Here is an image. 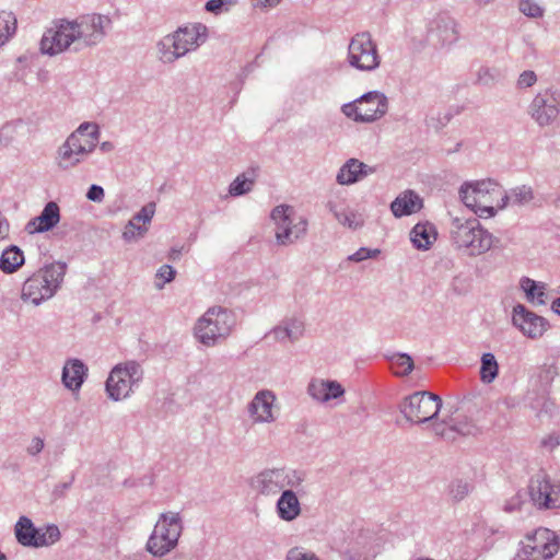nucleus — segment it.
I'll use <instances>...</instances> for the list:
<instances>
[{"label": "nucleus", "instance_id": "1", "mask_svg": "<svg viewBox=\"0 0 560 560\" xmlns=\"http://www.w3.org/2000/svg\"><path fill=\"white\" fill-rule=\"evenodd\" d=\"M67 269L68 266L63 261L44 265L23 282L21 300L38 306L51 299L61 288Z\"/></svg>", "mask_w": 560, "mask_h": 560}, {"label": "nucleus", "instance_id": "2", "mask_svg": "<svg viewBox=\"0 0 560 560\" xmlns=\"http://www.w3.org/2000/svg\"><path fill=\"white\" fill-rule=\"evenodd\" d=\"M207 38L208 27L205 24L192 23L178 27L158 43L160 59L164 63H172L188 51L198 48Z\"/></svg>", "mask_w": 560, "mask_h": 560}, {"label": "nucleus", "instance_id": "3", "mask_svg": "<svg viewBox=\"0 0 560 560\" xmlns=\"http://www.w3.org/2000/svg\"><path fill=\"white\" fill-rule=\"evenodd\" d=\"M98 126L94 122L81 124L58 150V166L69 170L77 166L84 155L91 153L100 139Z\"/></svg>", "mask_w": 560, "mask_h": 560}, {"label": "nucleus", "instance_id": "4", "mask_svg": "<svg viewBox=\"0 0 560 560\" xmlns=\"http://www.w3.org/2000/svg\"><path fill=\"white\" fill-rule=\"evenodd\" d=\"M451 235L459 248H467L470 255H480L493 246L492 235L480 226L478 219L452 220Z\"/></svg>", "mask_w": 560, "mask_h": 560}, {"label": "nucleus", "instance_id": "5", "mask_svg": "<svg viewBox=\"0 0 560 560\" xmlns=\"http://www.w3.org/2000/svg\"><path fill=\"white\" fill-rule=\"evenodd\" d=\"M305 480V472L295 469L268 468L252 478L250 486L259 494L276 495L285 488H299Z\"/></svg>", "mask_w": 560, "mask_h": 560}, {"label": "nucleus", "instance_id": "6", "mask_svg": "<svg viewBox=\"0 0 560 560\" xmlns=\"http://www.w3.org/2000/svg\"><path fill=\"white\" fill-rule=\"evenodd\" d=\"M182 533L178 514L162 513L147 542V550L154 557H163L174 549Z\"/></svg>", "mask_w": 560, "mask_h": 560}, {"label": "nucleus", "instance_id": "7", "mask_svg": "<svg viewBox=\"0 0 560 560\" xmlns=\"http://www.w3.org/2000/svg\"><path fill=\"white\" fill-rule=\"evenodd\" d=\"M77 45L74 51L100 44L106 36V28L110 26L112 20L107 15L92 13L78 16L70 21Z\"/></svg>", "mask_w": 560, "mask_h": 560}, {"label": "nucleus", "instance_id": "8", "mask_svg": "<svg viewBox=\"0 0 560 560\" xmlns=\"http://www.w3.org/2000/svg\"><path fill=\"white\" fill-rule=\"evenodd\" d=\"M441 407L440 396L429 392H416L400 402L399 410L407 421L420 424L435 419Z\"/></svg>", "mask_w": 560, "mask_h": 560}, {"label": "nucleus", "instance_id": "9", "mask_svg": "<svg viewBox=\"0 0 560 560\" xmlns=\"http://www.w3.org/2000/svg\"><path fill=\"white\" fill-rule=\"evenodd\" d=\"M560 548L557 534L540 527L526 536L514 560H547L551 559Z\"/></svg>", "mask_w": 560, "mask_h": 560}, {"label": "nucleus", "instance_id": "10", "mask_svg": "<svg viewBox=\"0 0 560 560\" xmlns=\"http://www.w3.org/2000/svg\"><path fill=\"white\" fill-rule=\"evenodd\" d=\"M293 208L280 205L272 209L271 219L276 224V240L281 246H288L303 238L307 232V220L299 218L296 222L291 218Z\"/></svg>", "mask_w": 560, "mask_h": 560}, {"label": "nucleus", "instance_id": "11", "mask_svg": "<svg viewBox=\"0 0 560 560\" xmlns=\"http://www.w3.org/2000/svg\"><path fill=\"white\" fill-rule=\"evenodd\" d=\"M348 61L351 67L361 71H372L380 66L381 57L370 33H358L351 38Z\"/></svg>", "mask_w": 560, "mask_h": 560}, {"label": "nucleus", "instance_id": "12", "mask_svg": "<svg viewBox=\"0 0 560 560\" xmlns=\"http://www.w3.org/2000/svg\"><path fill=\"white\" fill-rule=\"evenodd\" d=\"M527 113L541 128L553 125L560 115V89L549 88L538 92L528 105Z\"/></svg>", "mask_w": 560, "mask_h": 560}, {"label": "nucleus", "instance_id": "13", "mask_svg": "<svg viewBox=\"0 0 560 560\" xmlns=\"http://www.w3.org/2000/svg\"><path fill=\"white\" fill-rule=\"evenodd\" d=\"M528 494L533 504L540 510L560 508V482L551 481L544 472L530 478Z\"/></svg>", "mask_w": 560, "mask_h": 560}, {"label": "nucleus", "instance_id": "14", "mask_svg": "<svg viewBox=\"0 0 560 560\" xmlns=\"http://www.w3.org/2000/svg\"><path fill=\"white\" fill-rule=\"evenodd\" d=\"M459 37L458 24L447 12L438 13L429 23L428 39L435 46H450Z\"/></svg>", "mask_w": 560, "mask_h": 560}, {"label": "nucleus", "instance_id": "15", "mask_svg": "<svg viewBox=\"0 0 560 560\" xmlns=\"http://www.w3.org/2000/svg\"><path fill=\"white\" fill-rule=\"evenodd\" d=\"M512 323L524 336L530 339H539L549 329V322L529 311L523 304L513 307Z\"/></svg>", "mask_w": 560, "mask_h": 560}, {"label": "nucleus", "instance_id": "16", "mask_svg": "<svg viewBox=\"0 0 560 560\" xmlns=\"http://www.w3.org/2000/svg\"><path fill=\"white\" fill-rule=\"evenodd\" d=\"M75 44L72 24L68 20H61L56 31L49 30L44 34L40 40V50L43 54L54 56Z\"/></svg>", "mask_w": 560, "mask_h": 560}, {"label": "nucleus", "instance_id": "17", "mask_svg": "<svg viewBox=\"0 0 560 560\" xmlns=\"http://www.w3.org/2000/svg\"><path fill=\"white\" fill-rule=\"evenodd\" d=\"M276 396L271 390H259L248 404L247 410L254 422H273L272 407Z\"/></svg>", "mask_w": 560, "mask_h": 560}, {"label": "nucleus", "instance_id": "18", "mask_svg": "<svg viewBox=\"0 0 560 560\" xmlns=\"http://www.w3.org/2000/svg\"><path fill=\"white\" fill-rule=\"evenodd\" d=\"M307 394L317 402L326 404L342 397L345 388L337 381L313 377L307 385Z\"/></svg>", "mask_w": 560, "mask_h": 560}, {"label": "nucleus", "instance_id": "19", "mask_svg": "<svg viewBox=\"0 0 560 560\" xmlns=\"http://www.w3.org/2000/svg\"><path fill=\"white\" fill-rule=\"evenodd\" d=\"M212 346L225 341L236 326L233 311L218 306L212 307Z\"/></svg>", "mask_w": 560, "mask_h": 560}, {"label": "nucleus", "instance_id": "20", "mask_svg": "<svg viewBox=\"0 0 560 560\" xmlns=\"http://www.w3.org/2000/svg\"><path fill=\"white\" fill-rule=\"evenodd\" d=\"M60 221V208L57 202L49 201L45 205L39 215L33 218L26 224L30 234L51 231Z\"/></svg>", "mask_w": 560, "mask_h": 560}, {"label": "nucleus", "instance_id": "21", "mask_svg": "<svg viewBox=\"0 0 560 560\" xmlns=\"http://www.w3.org/2000/svg\"><path fill=\"white\" fill-rule=\"evenodd\" d=\"M423 208V199L412 189L401 191L390 203V211L395 218L408 217Z\"/></svg>", "mask_w": 560, "mask_h": 560}, {"label": "nucleus", "instance_id": "22", "mask_svg": "<svg viewBox=\"0 0 560 560\" xmlns=\"http://www.w3.org/2000/svg\"><path fill=\"white\" fill-rule=\"evenodd\" d=\"M305 330L304 322L298 317L284 318L279 325L273 327L269 334L278 342H295L303 337Z\"/></svg>", "mask_w": 560, "mask_h": 560}, {"label": "nucleus", "instance_id": "23", "mask_svg": "<svg viewBox=\"0 0 560 560\" xmlns=\"http://www.w3.org/2000/svg\"><path fill=\"white\" fill-rule=\"evenodd\" d=\"M373 172V167L357 159H350L341 166L336 179L340 185H351L363 179Z\"/></svg>", "mask_w": 560, "mask_h": 560}, {"label": "nucleus", "instance_id": "24", "mask_svg": "<svg viewBox=\"0 0 560 560\" xmlns=\"http://www.w3.org/2000/svg\"><path fill=\"white\" fill-rule=\"evenodd\" d=\"M86 375V365L79 359H71L62 369V383L70 390H79Z\"/></svg>", "mask_w": 560, "mask_h": 560}, {"label": "nucleus", "instance_id": "25", "mask_svg": "<svg viewBox=\"0 0 560 560\" xmlns=\"http://www.w3.org/2000/svg\"><path fill=\"white\" fill-rule=\"evenodd\" d=\"M132 384L130 380L124 376L120 371V365H116L106 381V392L108 396L114 400H120L126 398L132 390Z\"/></svg>", "mask_w": 560, "mask_h": 560}, {"label": "nucleus", "instance_id": "26", "mask_svg": "<svg viewBox=\"0 0 560 560\" xmlns=\"http://www.w3.org/2000/svg\"><path fill=\"white\" fill-rule=\"evenodd\" d=\"M293 488L281 492L277 501V513L283 521L291 522L301 514V505Z\"/></svg>", "mask_w": 560, "mask_h": 560}, {"label": "nucleus", "instance_id": "27", "mask_svg": "<svg viewBox=\"0 0 560 560\" xmlns=\"http://www.w3.org/2000/svg\"><path fill=\"white\" fill-rule=\"evenodd\" d=\"M375 110L371 108L360 107L357 100L353 103L345 104L341 107L342 113L350 118H353L359 122H372L384 116V103L380 105Z\"/></svg>", "mask_w": 560, "mask_h": 560}, {"label": "nucleus", "instance_id": "28", "mask_svg": "<svg viewBox=\"0 0 560 560\" xmlns=\"http://www.w3.org/2000/svg\"><path fill=\"white\" fill-rule=\"evenodd\" d=\"M25 262L23 250L16 245L8 246L0 256V270L5 275L16 272Z\"/></svg>", "mask_w": 560, "mask_h": 560}, {"label": "nucleus", "instance_id": "29", "mask_svg": "<svg viewBox=\"0 0 560 560\" xmlns=\"http://www.w3.org/2000/svg\"><path fill=\"white\" fill-rule=\"evenodd\" d=\"M38 535V528L27 516H21L14 526V536L16 541L27 548H33L36 542L35 536Z\"/></svg>", "mask_w": 560, "mask_h": 560}, {"label": "nucleus", "instance_id": "30", "mask_svg": "<svg viewBox=\"0 0 560 560\" xmlns=\"http://www.w3.org/2000/svg\"><path fill=\"white\" fill-rule=\"evenodd\" d=\"M443 423L447 424L451 431L457 432L460 435H475L479 432L475 422L459 409H456L452 416L444 419Z\"/></svg>", "mask_w": 560, "mask_h": 560}, {"label": "nucleus", "instance_id": "31", "mask_svg": "<svg viewBox=\"0 0 560 560\" xmlns=\"http://www.w3.org/2000/svg\"><path fill=\"white\" fill-rule=\"evenodd\" d=\"M435 235V229L430 223H418L410 232L411 242L417 249H428Z\"/></svg>", "mask_w": 560, "mask_h": 560}, {"label": "nucleus", "instance_id": "32", "mask_svg": "<svg viewBox=\"0 0 560 560\" xmlns=\"http://www.w3.org/2000/svg\"><path fill=\"white\" fill-rule=\"evenodd\" d=\"M521 288L525 292L527 301L538 305H544L546 303L545 283L523 277L521 279Z\"/></svg>", "mask_w": 560, "mask_h": 560}, {"label": "nucleus", "instance_id": "33", "mask_svg": "<svg viewBox=\"0 0 560 560\" xmlns=\"http://www.w3.org/2000/svg\"><path fill=\"white\" fill-rule=\"evenodd\" d=\"M256 180V171L254 168L247 170L240 174L230 185L229 194L232 197H238L249 192Z\"/></svg>", "mask_w": 560, "mask_h": 560}, {"label": "nucleus", "instance_id": "34", "mask_svg": "<svg viewBox=\"0 0 560 560\" xmlns=\"http://www.w3.org/2000/svg\"><path fill=\"white\" fill-rule=\"evenodd\" d=\"M460 198L466 207L475 210L476 213L480 211V213H488L489 215L494 214V208L492 206L486 205L474 191L471 188H468V184H465L460 187L459 190Z\"/></svg>", "mask_w": 560, "mask_h": 560}, {"label": "nucleus", "instance_id": "35", "mask_svg": "<svg viewBox=\"0 0 560 560\" xmlns=\"http://www.w3.org/2000/svg\"><path fill=\"white\" fill-rule=\"evenodd\" d=\"M327 207L340 224L351 230H357L363 225V219L360 214L346 209L339 210L331 201L328 202Z\"/></svg>", "mask_w": 560, "mask_h": 560}, {"label": "nucleus", "instance_id": "36", "mask_svg": "<svg viewBox=\"0 0 560 560\" xmlns=\"http://www.w3.org/2000/svg\"><path fill=\"white\" fill-rule=\"evenodd\" d=\"M534 198L533 189L529 186L522 185L513 188L509 194L502 196L501 207H505L508 203L524 206L530 202Z\"/></svg>", "mask_w": 560, "mask_h": 560}, {"label": "nucleus", "instance_id": "37", "mask_svg": "<svg viewBox=\"0 0 560 560\" xmlns=\"http://www.w3.org/2000/svg\"><path fill=\"white\" fill-rule=\"evenodd\" d=\"M61 538V533L56 524H47L38 528V535L35 536L36 542L33 548L48 547Z\"/></svg>", "mask_w": 560, "mask_h": 560}, {"label": "nucleus", "instance_id": "38", "mask_svg": "<svg viewBox=\"0 0 560 560\" xmlns=\"http://www.w3.org/2000/svg\"><path fill=\"white\" fill-rule=\"evenodd\" d=\"M499 374V364L495 357L490 353H483L480 365V380L485 384L492 383Z\"/></svg>", "mask_w": 560, "mask_h": 560}, {"label": "nucleus", "instance_id": "39", "mask_svg": "<svg viewBox=\"0 0 560 560\" xmlns=\"http://www.w3.org/2000/svg\"><path fill=\"white\" fill-rule=\"evenodd\" d=\"M388 360L397 376H408L415 369L413 360L407 353H395Z\"/></svg>", "mask_w": 560, "mask_h": 560}, {"label": "nucleus", "instance_id": "40", "mask_svg": "<svg viewBox=\"0 0 560 560\" xmlns=\"http://www.w3.org/2000/svg\"><path fill=\"white\" fill-rule=\"evenodd\" d=\"M16 19L12 12H0V47L15 33Z\"/></svg>", "mask_w": 560, "mask_h": 560}, {"label": "nucleus", "instance_id": "41", "mask_svg": "<svg viewBox=\"0 0 560 560\" xmlns=\"http://www.w3.org/2000/svg\"><path fill=\"white\" fill-rule=\"evenodd\" d=\"M357 102L360 107L371 108L372 110H375L377 107H380L378 105L384 103V105H385L384 115L388 110L387 97L385 96V94L377 92V91H372V92H368V93L363 94L362 96H360L357 100Z\"/></svg>", "mask_w": 560, "mask_h": 560}, {"label": "nucleus", "instance_id": "42", "mask_svg": "<svg viewBox=\"0 0 560 560\" xmlns=\"http://www.w3.org/2000/svg\"><path fill=\"white\" fill-rule=\"evenodd\" d=\"M141 223L142 222L135 220V217L132 215V218L125 225L122 240L127 243H131L142 238L148 233L149 226H145Z\"/></svg>", "mask_w": 560, "mask_h": 560}, {"label": "nucleus", "instance_id": "43", "mask_svg": "<svg viewBox=\"0 0 560 560\" xmlns=\"http://www.w3.org/2000/svg\"><path fill=\"white\" fill-rule=\"evenodd\" d=\"M468 188H471L472 191L486 203L488 195L492 194H501L499 185L491 180H480L475 184H468Z\"/></svg>", "mask_w": 560, "mask_h": 560}, {"label": "nucleus", "instance_id": "44", "mask_svg": "<svg viewBox=\"0 0 560 560\" xmlns=\"http://www.w3.org/2000/svg\"><path fill=\"white\" fill-rule=\"evenodd\" d=\"M210 326V308L207 310L203 315L198 319L194 328V336L201 343L209 346L210 345V335L208 332V327Z\"/></svg>", "mask_w": 560, "mask_h": 560}, {"label": "nucleus", "instance_id": "45", "mask_svg": "<svg viewBox=\"0 0 560 560\" xmlns=\"http://www.w3.org/2000/svg\"><path fill=\"white\" fill-rule=\"evenodd\" d=\"M530 406L537 411L538 417H552L557 411L556 404L549 397L545 396L536 398Z\"/></svg>", "mask_w": 560, "mask_h": 560}, {"label": "nucleus", "instance_id": "46", "mask_svg": "<svg viewBox=\"0 0 560 560\" xmlns=\"http://www.w3.org/2000/svg\"><path fill=\"white\" fill-rule=\"evenodd\" d=\"M119 365L124 376L130 380L132 385H138L143 377L141 365L136 361H127L124 365Z\"/></svg>", "mask_w": 560, "mask_h": 560}, {"label": "nucleus", "instance_id": "47", "mask_svg": "<svg viewBox=\"0 0 560 560\" xmlns=\"http://www.w3.org/2000/svg\"><path fill=\"white\" fill-rule=\"evenodd\" d=\"M472 486L465 480H455L450 486V495L456 502L464 500L471 491Z\"/></svg>", "mask_w": 560, "mask_h": 560}, {"label": "nucleus", "instance_id": "48", "mask_svg": "<svg viewBox=\"0 0 560 560\" xmlns=\"http://www.w3.org/2000/svg\"><path fill=\"white\" fill-rule=\"evenodd\" d=\"M520 11L532 19H539L544 15L545 10L535 0H520Z\"/></svg>", "mask_w": 560, "mask_h": 560}, {"label": "nucleus", "instance_id": "49", "mask_svg": "<svg viewBox=\"0 0 560 560\" xmlns=\"http://www.w3.org/2000/svg\"><path fill=\"white\" fill-rule=\"evenodd\" d=\"M155 213V203L149 202L141 208L139 212L133 214L135 220L142 222L141 224L149 226Z\"/></svg>", "mask_w": 560, "mask_h": 560}, {"label": "nucleus", "instance_id": "50", "mask_svg": "<svg viewBox=\"0 0 560 560\" xmlns=\"http://www.w3.org/2000/svg\"><path fill=\"white\" fill-rule=\"evenodd\" d=\"M74 479L75 475L72 472L68 481L56 485L50 494L51 501L56 502L60 499L66 498V492L71 488Z\"/></svg>", "mask_w": 560, "mask_h": 560}, {"label": "nucleus", "instance_id": "51", "mask_svg": "<svg viewBox=\"0 0 560 560\" xmlns=\"http://www.w3.org/2000/svg\"><path fill=\"white\" fill-rule=\"evenodd\" d=\"M176 271L170 265H163L156 272V279H163L162 282H155L158 289H162L165 283L174 280Z\"/></svg>", "mask_w": 560, "mask_h": 560}, {"label": "nucleus", "instance_id": "52", "mask_svg": "<svg viewBox=\"0 0 560 560\" xmlns=\"http://www.w3.org/2000/svg\"><path fill=\"white\" fill-rule=\"evenodd\" d=\"M536 82V73L532 70H525L520 74L516 85L518 89H527L533 86Z\"/></svg>", "mask_w": 560, "mask_h": 560}, {"label": "nucleus", "instance_id": "53", "mask_svg": "<svg viewBox=\"0 0 560 560\" xmlns=\"http://www.w3.org/2000/svg\"><path fill=\"white\" fill-rule=\"evenodd\" d=\"M380 254L378 249H369L366 247L359 248L354 254L349 256V260L360 262L368 258L376 257Z\"/></svg>", "mask_w": 560, "mask_h": 560}, {"label": "nucleus", "instance_id": "54", "mask_svg": "<svg viewBox=\"0 0 560 560\" xmlns=\"http://www.w3.org/2000/svg\"><path fill=\"white\" fill-rule=\"evenodd\" d=\"M237 3V0H212V14L219 15L228 12Z\"/></svg>", "mask_w": 560, "mask_h": 560}, {"label": "nucleus", "instance_id": "55", "mask_svg": "<svg viewBox=\"0 0 560 560\" xmlns=\"http://www.w3.org/2000/svg\"><path fill=\"white\" fill-rule=\"evenodd\" d=\"M285 560H322L315 553L303 552L298 548L291 549Z\"/></svg>", "mask_w": 560, "mask_h": 560}, {"label": "nucleus", "instance_id": "56", "mask_svg": "<svg viewBox=\"0 0 560 560\" xmlns=\"http://www.w3.org/2000/svg\"><path fill=\"white\" fill-rule=\"evenodd\" d=\"M523 504L522 494L517 492L511 499L506 500L503 510L508 513L518 511Z\"/></svg>", "mask_w": 560, "mask_h": 560}, {"label": "nucleus", "instance_id": "57", "mask_svg": "<svg viewBox=\"0 0 560 560\" xmlns=\"http://www.w3.org/2000/svg\"><path fill=\"white\" fill-rule=\"evenodd\" d=\"M494 81V75L491 69L487 67H481L477 71V82L482 85H489Z\"/></svg>", "mask_w": 560, "mask_h": 560}, {"label": "nucleus", "instance_id": "58", "mask_svg": "<svg viewBox=\"0 0 560 560\" xmlns=\"http://www.w3.org/2000/svg\"><path fill=\"white\" fill-rule=\"evenodd\" d=\"M86 198L94 202H101L104 199V189L98 185H91L86 192Z\"/></svg>", "mask_w": 560, "mask_h": 560}, {"label": "nucleus", "instance_id": "59", "mask_svg": "<svg viewBox=\"0 0 560 560\" xmlns=\"http://www.w3.org/2000/svg\"><path fill=\"white\" fill-rule=\"evenodd\" d=\"M44 448L43 439L36 436L33 439L31 445L27 447V453L31 455H37Z\"/></svg>", "mask_w": 560, "mask_h": 560}, {"label": "nucleus", "instance_id": "60", "mask_svg": "<svg viewBox=\"0 0 560 560\" xmlns=\"http://www.w3.org/2000/svg\"><path fill=\"white\" fill-rule=\"evenodd\" d=\"M348 560H370L366 555H362L354 549H351L347 552Z\"/></svg>", "mask_w": 560, "mask_h": 560}, {"label": "nucleus", "instance_id": "61", "mask_svg": "<svg viewBox=\"0 0 560 560\" xmlns=\"http://www.w3.org/2000/svg\"><path fill=\"white\" fill-rule=\"evenodd\" d=\"M281 0H254L256 7L272 8L276 7Z\"/></svg>", "mask_w": 560, "mask_h": 560}, {"label": "nucleus", "instance_id": "62", "mask_svg": "<svg viewBox=\"0 0 560 560\" xmlns=\"http://www.w3.org/2000/svg\"><path fill=\"white\" fill-rule=\"evenodd\" d=\"M542 445L553 448L559 445V439L557 436H549L547 440L542 441Z\"/></svg>", "mask_w": 560, "mask_h": 560}, {"label": "nucleus", "instance_id": "63", "mask_svg": "<svg viewBox=\"0 0 560 560\" xmlns=\"http://www.w3.org/2000/svg\"><path fill=\"white\" fill-rule=\"evenodd\" d=\"M100 150L104 153L110 152L114 150V144L110 141H104L101 143Z\"/></svg>", "mask_w": 560, "mask_h": 560}, {"label": "nucleus", "instance_id": "64", "mask_svg": "<svg viewBox=\"0 0 560 560\" xmlns=\"http://www.w3.org/2000/svg\"><path fill=\"white\" fill-rule=\"evenodd\" d=\"M552 310L560 315V296L552 302Z\"/></svg>", "mask_w": 560, "mask_h": 560}]
</instances>
